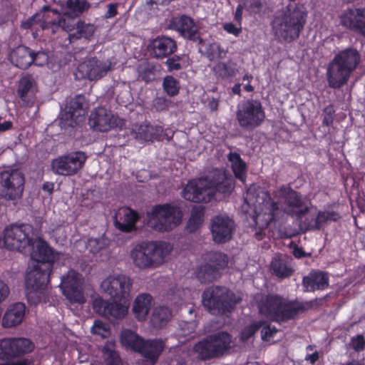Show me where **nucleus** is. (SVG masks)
<instances>
[{"mask_svg": "<svg viewBox=\"0 0 365 365\" xmlns=\"http://www.w3.org/2000/svg\"><path fill=\"white\" fill-rule=\"evenodd\" d=\"M138 79L145 82L150 81L155 76V67L147 61L142 62L138 67Z\"/></svg>", "mask_w": 365, "mask_h": 365, "instance_id": "nucleus-45", "label": "nucleus"}, {"mask_svg": "<svg viewBox=\"0 0 365 365\" xmlns=\"http://www.w3.org/2000/svg\"><path fill=\"white\" fill-rule=\"evenodd\" d=\"M32 227L28 224L14 225L4 230V244L10 250L24 252L31 247Z\"/></svg>", "mask_w": 365, "mask_h": 365, "instance_id": "nucleus-12", "label": "nucleus"}, {"mask_svg": "<svg viewBox=\"0 0 365 365\" xmlns=\"http://www.w3.org/2000/svg\"><path fill=\"white\" fill-rule=\"evenodd\" d=\"M264 324V322H259L258 323H254L250 327L245 328L241 334V339L242 341H247L255 334L259 327H262Z\"/></svg>", "mask_w": 365, "mask_h": 365, "instance_id": "nucleus-53", "label": "nucleus"}, {"mask_svg": "<svg viewBox=\"0 0 365 365\" xmlns=\"http://www.w3.org/2000/svg\"><path fill=\"white\" fill-rule=\"evenodd\" d=\"M203 220V213L201 210L198 208H195L192 210V214L190 219L189 220V223H193L195 225L200 224Z\"/></svg>", "mask_w": 365, "mask_h": 365, "instance_id": "nucleus-55", "label": "nucleus"}, {"mask_svg": "<svg viewBox=\"0 0 365 365\" xmlns=\"http://www.w3.org/2000/svg\"><path fill=\"white\" fill-rule=\"evenodd\" d=\"M132 287L130 278L125 274L110 275L101 284L103 292L114 301L129 300Z\"/></svg>", "mask_w": 365, "mask_h": 365, "instance_id": "nucleus-13", "label": "nucleus"}, {"mask_svg": "<svg viewBox=\"0 0 365 365\" xmlns=\"http://www.w3.org/2000/svg\"><path fill=\"white\" fill-rule=\"evenodd\" d=\"M113 63L109 60H101L96 57L86 59L78 66L77 78L96 81L105 76L112 69Z\"/></svg>", "mask_w": 365, "mask_h": 365, "instance_id": "nucleus-15", "label": "nucleus"}, {"mask_svg": "<svg viewBox=\"0 0 365 365\" xmlns=\"http://www.w3.org/2000/svg\"><path fill=\"white\" fill-rule=\"evenodd\" d=\"M365 15L361 9H350L341 16V24L354 31L365 34Z\"/></svg>", "mask_w": 365, "mask_h": 365, "instance_id": "nucleus-28", "label": "nucleus"}, {"mask_svg": "<svg viewBox=\"0 0 365 365\" xmlns=\"http://www.w3.org/2000/svg\"><path fill=\"white\" fill-rule=\"evenodd\" d=\"M113 346L111 343H108L103 349V357L106 365H123L121 359Z\"/></svg>", "mask_w": 365, "mask_h": 365, "instance_id": "nucleus-44", "label": "nucleus"}, {"mask_svg": "<svg viewBox=\"0 0 365 365\" xmlns=\"http://www.w3.org/2000/svg\"><path fill=\"white\" fill-rule=\"evenodd\" d=\"M11 359L5 360L6 361L0 364V365H30L31 361L29 359H24L20 360H11Z\"/></svg>", "mask_w": 365, "mask_h": 365, "instance_id": "nucleus-60", "label": "nucleus"}, {"mask_svg": "<svg viewBox=\"0 0 365 365\" xmlns=\"http://www.w3.org/2000/svg\"><path fill=\"white\" fill-rule=\"evenodd\" d=\"M165 345L160 339L143 340L138 352L146 359V365H155Z\"/></svg>", "mask_w": 365, "mask_h": 365, "instance_id": "nucleus-26", "label": "nucleus"}, {"mask_svg": "<svg viewBox=\"0 0 365 365\" xmlns=\"http://www.w3.org/2000/svg\"><path fill=\"white\" fill-rule=\"evenodd\" d=\"M171 250L170 245L165 242H143L133 247L130 258L138 269H152L162 265Z\"/></svg>", "mask_w": 365, "mask_h": 365, "instance_id": "nucleus-3", "label": "nucleus"}, {"mask_svg": "<svg viewBox=\"0 0 365 365\" xmlns=\"http://www.w3.org/2000/svg\"><path fill=\"white\" fill-rule=\"evenodd\" d=\"M302 284L307 292L324 289L328 286V276L320 271H312L304 277Z\"/></svg>", "mask_w": 365, "mask_h": 365, "instance_id": "nucleus-32", "label": "nucleus"}, {"mask_svg": "<svg viewBox=\"0 0 365 365\" xmlns=\"http://www.w3.org/2000/svg\"><path fill=\"white\" fill-rule=\"evenodd\" d=\"M40 15L35 14L31 17L29 18L25 21L21 22V26L24 29H31L34 25L40 23Z\"/></svg>", "mask_w": 365, "mask_h": 365, "instance_id": "nucleus-56", "label": "nucleus"}, {"mask_svg": "<svg viewBox=\"0 0 365 365\" xmlns=\"http://www.w3.org/2000/svg\"><path fill=\"white\" fill-rule=\"evenodd\" d=\"M265 4V0H246L245 7L250 13L257 14L262 9Z\"/></svg>", "mask_w": 365, "mask_h": 365, "instance_id": "nucleus-52", "label": "nucleus"}, {"mask_svg": "<svg viewBox=\"0 0 365 365\" xmlns=\"http://www.w3.org/2000/svg\"><path fill=\"white\" fill-rule=\"evenodd\" d=\"M350 346L357 351L363 350L364 347V336L359 335L356 338H353Z\"/></svg>", "mask_w": 365, "mask_h": 365, "instance_id": "nucleus-57", "label": "nucleus"}, {"mask_svg": "<svg viewBox=\"0 0 365 365\" xmlns=\"http://www.w3.org/2000/svg\"><path fill=\"white\" fill-rule=\"evenodd\" d=\"M359 61L360 56L356 49L348 48L339 52L327 68V78L329 86L337 88L345 84Z\"/></svg>", "mask_w": 365, "mask_h": 365, "instance_id": "nucleus-5", "label": "nucleus"}, {"mask_svg": "<svg viewBox=\"0 0 365 365\" xmlns=\"http://www.w3.org/2000/svg\"><path fill=\"white\" fill-rule=\"evenodd\" d=\"M25 309L23 303L18 302L11 305L3 317V326L9 328L20 324L25 315Z\"/></svg>", "mask_w": 365, "mask_h": 365, "instance_id": "nucleus-31", "label": "nucleus"}, {"mask_svg": "<svg viewBox=\"0 0 365 365\" xmlns=\"http://www.w3.org/2000/svg\"><path fill=\"white\" fill-rule=\"evenodd\" d=\"M162 132L160 127L153 126L148 123L135 125L132 128L133 137L140 141H153Z\"/></svg>", "mask_w": 365, "mask_h": 365, "instance_id": "nucleus-33", "label": "nucleus"}, {"mask_svg": "<svg viewBox=\"0 0 365 365\" xmlns=\"http://www.w3.org/2000/svg\"><path fill=\"white\" fill-rule=\"evenodd\" d=\"M277 194L284 200L286 205L284 210L287 214L301 217L308 212V207L304 205L298 193L290 187H282Z\"/></svg>", "mask_w": 365, "mask_h": 365, "instance_id": "nucleus-22", "label": "nucleus"}, {"mask_svg": "<svg viewBox=\"0 0 365 365\" xmlns=\"http://www.w3.org/2000/svg\"><path fill=\"white\" fill-rule=\"evenodd\" d=\"M182 218L180 208L170 204L156 205L147 212L148 225L161 232L175 229L181 223Z\"/></svg>", "mask_w": 365, "mask_h": 365, "instance_id": "nucleus-7", "label": "nucleus"}, {"mask_svg": "<svg viewBox=\"0 0 365 365\" xmlns=\"http://www.w3.org/2000/svg\"><path fill=\"white\" fill-rule=\"evenodd\" d=\"M86 158L87 156L83 152H73L53 159L51 169L58 175H72L82 168Z\"/></svg>", "mask_w": 365, "mask_h": 365, "instance_id": "nucleus-16", "label": "nucleus"}, {"mask_svg": "<svg viewBox=\"0 0 365 365\" xmlns=\"http://www.w3.org/2000/svg\"><path fill=\"white\" fill-rule=\"evenodd\" d=\"M178 61H179V58H168L166 61L165 63L168 66V70L170 71H174V70L178 71V70H180L182 68L181 65L180 64Z\"/></svg>", "mask_w": 365, "mask_h": 365, "instance_id": "nucleus-58", "label": "nucleus"}, {"mask_svg": "<svg viewBox=\"0 0 365 365\" xmlns=\"http://www.w3.org/2000/svg\"><path fill=\"white\" fill-rule=\"evenodd\" d=\"M34 83V78L30 76H24L21 79L18 88V94L23 101H25L26 96L33 88Z\"/></svg>", "mask_w": 365, "mask_h": 365, "instance_id": "nucleus-46", "label": "nucleus"}, {"mask_svg": "<svg viewBox=\"0 0 365 365\" xmlns=\"http://www.w3.org/2000/svg\"><path fill=\"white\" fill-rule=\"evenodd\" d=\"M82 279L81 275L73 270H70L61 278L60 287L66 297L71 302L83 303L85 301L81 290Z\"/></svg>", "mask_w": 365, "mask_h": 365, "instance_id": "nucleus-20", "label": "nucleus"}, {"mask_svg": "<svg viewBox=\"0 0 365 365\" xmlns=\"http://www.w3.org/2000/svg\"><path fill=\"white\" fill-rule=\"evenodd\" d=\"M205 53L210 61H213L216 58H224L226 55V51L218 43H213L207 46Z\"/></svg>", "mask_w": 365, "mask_h": 365, "instance_id": "nucleus-49", "label": "nucleus"}, {"mask_svg": "<svg viewBox=\"0 0 365 365\" xmlns=\"http://www.w3.org/2000/svg\"><path fill=\"white\" fill-rule=\"evenodd\" d=\"M138 220L137 212L128 207H121L115 214L114 222L118 230L129 232L135 228Z\"/></svg>", "mask_w": 365, "mask_h": 365, "instance_id": "nucleus-29", "label": "nucleus"}, {"mask_svg": "<svg viewBox=\"0 0 365 365\" xmlns=\"http://www.w3.org/2000/svg\"><path fill=\"white\" fill-rule=\"evenodd\" d=\"M40 56L46 57V55L43 52L34 53L29 48L20 46L11 52L10 58L12 63L16 67L26 69Z\"/></svg>", "mask_w": 365, "mask_h": 365, "instance_id": "nucleus-27", "label": "nucleus"}, {"mask_svg": "<svg viewBox=\"0 0 365 365\" xmlns=\"http://www.w3.org/2000/svg\"><path fill=\"white\" fill-rule=\"evenodd\" d=\"M176 49L175 42L168 37L157 38L153 42V53L156 58H164Z\"/></svg>", "mask_w": 365, "mask_h": 365, "instance_id": "nucleus-35", "label": "nucleus"}, {"mask_svg": "<svg viewBox=\"0 0 365 365\" xmlns=\"http://www.w3.org/2000/svg\"><path fill=\"white\" fill-rule=\"evenodd\" d=\"M163 86L168 95L174 96L180 90L179 82L173 76H168L163 79Z\"/></svg>", "mask_w": 365, "mask_h": 365, "instance_id": "nucleus-47", "label": "nucleus"}, {"mask_svg": "<svg viewBox=\"0 0 365 365\" xmlns=\"http://www.w3.org/2000/svg\"><path fill=\"white\" fill-rule=\"evenodd\" d=\"M213 71L217 78L227 79L233 77L237 71L236 63L232 60L220 61L214 67Z\"/></svg>", "mask_w": 365, "mask_h": 365, "instance_id": "nucleus-37", "label": "nucleus"}, {"mask_svg": "<svg viewBox=\"0 0 365 365\" xmlns=\"http://www.w3.org/2000/svg\"><path fill=\"white\" fill-rule=\"evenodd\" d=\"M91 331L92 333L101 335L103 337H106L108 333L105 324L101 321H95L94 324L91 328Z\"/></svg>", "mask_w": 365, "mask_h": 365, "instance_id": "nucleus-54", "label": "nucleus"}, {"mask_svg": "<svg viewBox=\"0 0 365 365\" xmlns=\"http://www.w3.org/2000/svg\"><path fill=\"white\" fill-rule=\"evenodd\" d=\"M10 289L8 285L0 280V303L4 301L9 295Z\"/></svg>", "mask_w": 365, "mask_h": 365, "instance_id": "nucleus-59", "label": "nucleus"}, {"mask_svg": "<svg viewBox=\"0 0 365 365\" xmlns=\"http://www.w3.org/2000/svg\"><path fill=\"white\" fill-rule=\"evenodd\" d=\"M242 300L240 296L225 287H209L202 294V304L211 314L216 315L231 312Z\"/></svg>", "mask_w": 365, "mask_h": 365, "instance_id": "nucleus-6", "label": "nucleus"}, {"mask_svg": "<svg viewBox=\"0 0 365 365\" xmlns=\"http://www.w3.org/2000/svg\"><path fill=\"white\" fill-rule=\"evenodd\" d=\"M143 339L138 336L136 333L130 329L122 331L120 334V342L127 347H130L135 351H139Z\"/></svg>", "mask_w": 365, "mask_h": 365, "instance_id": "nucleus-38", "label": "nucleus"}, {"mask_svg": "<svg viewBox=\"0 0 365 365\" xmlns=\"http://www.w3.org/2000/svg\"><path fill=\"white\" fill-rule=\"evenodd\" d=\"M228 264L227 255L219 252H211L207 262L198 270L197 277L201 283H210L221 277L222 270Z\"/></svg>", "mask_w": 365, "mask_h": 365, "instance_id": "nucleus-14", "label": "nucleus"}, {"mask_svg": "<svg viewBox=\"0 0 365 365\" xmlns=\"http://www.w3.org/2000/svg\"><path fill=\"white\" fill-rule=\"evenodd\" d=\"M153 306V298L148 294H139L133 302V312L138 321H144Z\"/></svg>", "mask_w": 365, "mask_h": 365, "instance_id": "nucleus-34", "label": "nucleus"}, {"mask_svg": "<svg viewBox=\"0 0 365 365\" xmlns=\"http://www.w3.org/2000/svg\"><path fill=\"white\" fill-rule=\"evenodd\" d=\"M31 247H32L31 257L34 261V265L49 264L51 269L53 263L60 257V254L54 252V250L41 238L33 240L31 243Z\"/></svg>", "mask_w": 365, "mask_h": 365, "instance_id": "nucleus-24", "label": "nucleus"}, {"mask_svg": "<svg viewBox=\"0 0 365 365\" xmlns=\"http://www.w3.org/2000/svg\"><path fill=\"white\" fill-rule=\"evenodd\" d=\"M128 307L129 300L109 302L102 298H96L93 302L94 311L109 320L123 318L128 313Z\"/></svg>", "mask_w": 365, "mask_h": 365, "instance_id": "nucleus-19", "label": "nucleus"}, {"mask_svg": "<svg viewBox=\"0 0 365 365\" xmlns=\"http://www.w3.org/2000/svg\"><path fill=\"white\" fill-rule=\"evenodd\" d=\"M259 190H262L259 187L252 185L250 186L246 192L245 196V202L247 206H252V205H256V201L258 198Z\"/></svg>", "mask_w": 365, "mask_h": 365, "instance_id": "nucleus-51", "label": "nucleus"}, {"mask_svg": "<svg viewBox=\"0 0 365 365\" xmlns=\"http://www.w3.org/2000/svg\"><path fill=\"white\" fill-rule=\"evenodd\" d=\"M25 179L18 170L0 172V198L6 200L19 199L24 189Z\"/></svg>", "mask_w": 365, "mask_h": 365, "instance_id": "nucleus-10", "label": "nucleus"}, {"mask_svg": "<svg viewBox=\"0 0 365 365\" xmlns=\"http://www.w3.org/2000/svg\"><path fill=\"white\" fill-rule=\"evenodd\" d=\"M232 336L220 331L206 336L193 346V351L202 360L222 356L231 349Z\"/></svg>", "mask_w": 365, "mask_h": 365, "instance_id": "nucleus-8", "label": "nucleus"}, {"mask_svg": "<svg viewBox=\"0 0 365 365\" xmlns=\"http://www.w3.org/2000/svg\"><path fill=\"white\" fill-rule=\"evenodd\" d=\"M271 269L273 274L279 278L288 277L292 272V270L288 266L285 258L279 255H276L272 259Z\"/></svg>", "mask_w": 365, "mask_h": 365, "instance_id": "nucleus-39", "label": "nucleus"}, {"mask_svg": "<svg viewBox=\"0 0 365 365\" xmlns=\"http://www.w3.org/2000/svg\"><path fill=\"white\" fill-rule=\"evenodd\" d=\"M309 307L308 304L289 301L279 295H267L259 304L262 315L273 321H287L304 312Z\"/></svg>", "mask_w": 365, "mask_h": 365, "instance_id": "nucleus-4", "label": "nucleus"}, {"mask_svg": "<svg viewBox=\"0 0 365 365\" xmlns=\"http://www.w3.org/2000/svg\"><path fill=\"white\" fill-rule=\"evenodd\" d=\"M85 98L77 96L72 99L66 107L60 117V125L63 129L74 127L84 120L86 111L84 110Z\"/></svg>", "mask_w": 365, "mask_h": 365, "instance_id": "nucleus-18", "label": "nucleus"}, {"mask_svg": "<svg viewBox=\"0 0 365 365\" xmlns=\"http://www.w3.org/2000/svg\"><path fill=\"white\" fill-rule=\"evenodd\" d=\"M58 26L61 27L64 31H71L74 29L76 30V24L73 18V14L70 11H66L63 17L58 21Z\"/></svg>", "mask_w": 365, "mask_h": 365, "instance_id": "nucleus-50", "label": "nucleus"}, {"mask_svg": "<svg viewBox=\"0 0 365 365\" xmlns=\"http://www.w3.org/2000/svg\"><path fill=\"white\" fill-rule=\"evenodd\" d=\"M307 13L303 5L289 4L278 11L272 21L274 36L281 41L291 42L303 31Z\"/></svg>", "mask_w": 365, "mask_h": 365, "instance_id": "nucleus-2", "label": "nucleus"}, {"mask_svg": "<svg viewBox=\"0 0 365 365\" xmlns=\"http://www.w3.org/2000/svg\"><path fill=\"white\" fill-rule=\"evenodd\" d=\"M34 344L26 338H6L0 340V359L7 360L31 352Z\"/></svg>", "mask_w": 365, "mask_h": 365, "instance_id": "nucleus-17", "label": "nucleus"}, {"mask_svg": "<svg viewBox=\"0 0 365 365\" xmlns=\"http://www.w3.org/2000/svg\"><path fill=\"white\" fill-rule=\"evenodd\" d=\"M227 158L231 163V167L235 177L243 181L246 173L245 163L242 160L240 155L236 153H230Z\"/></svg>", "mask_w": 365, "mask_h": 365, "instance_id": "nucleus-41", "label": "nucleus"}, {"mask_svg": "<svg viewBox=\"0 0 365 365\" xmlns=\"http://www.w3.org/2000/svg\"><path fill=\"white\" fill-rule=\"evenodd\" d=\"M172 318V314L170 309L165 307H158L154 309L150 323L152 326L157 329H161L166 326Z\"/></svg>", "mask_w": 365, "mask_h": 365, "instance_id": "nucleus-36", "label": "nucleus"}, {"mask_svg": "<svg viewBox=\"0 0 365 365\" xmlns=\"http://www.w3.org/2000/svg\"><path fill=\"white\" fill-rule=\"evenodd\" d=\"M154 105L158 110H163L166 107V102L164 98H157L154 101Z\"/></svg>", "mask_w": 365, "mask_h": 365, "instance_id": "nucleus-64", "label": "nucleus"}, {"mask_svg": "<svg viewBox=\"0 0 365 365\" xmlns=\"http://www.w3.org/2000/svg\"><path fill=\"white\" fill-rule=\"evenodd\" d=\"M333 111L332 108L328 107L326 108L324 110V113H326V115L324 118L323 123L326 125H329L332 123L333 118L331 115V113Z\"/></svg>", "mask_w": 365, "mask_h": 365, "instance_id": "nucleus-61", "label": "nucleus"}, {"mask_svg": "<svg viewBox=\"0 0 365 365\" xmlns=\"http://www.w3.org/2000/svg\"><path fill=\"white\" fill-rule=\"evenodd\" d=\"M210 229L213 240L225 243L232 238L235 222L229 217L218 215L211 220Z\"/></svg>", "mask_w": 365, "mask_h": 365, "instance_id": "nucleus-23", "label": "nucleus"}, {"mask_svg": "<svg viewBox=\"0 0 365 365\" xmlns=\"http://www.w3.org/2000/svg\"><path fill=\"white\" fill-rule=\"evenodd\" d=\"M96 27L91 24H86L83 21H78L76 24V31L70 34L68 39L70 42L81 38H90L94 34Z\"/></svg>", "mask_w": 365, "mask_h": 365, "instance_id": "nucleus-40", "label": "nucleus"}, {"mask_svg": "<svg viewBox=\"0 0 365 365\" xmlns=\"http://www.w3.org/2000/svg\"><path fill=\"white\" fill-rule=\"evenodd\" d=\"M264 119L265 112L259 101L248 99L238 105L236 120L242 128L252 130L260 126Z\"/></svg>", "mask_w": 365, "mask_h": 365, "instance_id": "nucleus-9", "label": "nucleus"}, {"mask_svg": "<svg viewBox=\"0 0 365 365\" xmlns=\"http://www.w3.org/2000/svg\"><path fill=\"white\" fill-rule=\"evenodd\" d=\"M117 4H110L108 5V11L106 14V18H113L117 15Z\"/></svg>", "mask_w": 365, "mask_h": 365, "instance_id": "nucleus-63", "label": "nucleus"}, {"mask_svg": "<svg viewBox=\"0 0 365 365\" xmlns=\"http://www.w3.org/2000/svg\"><path fill=\"white\" fill-rule=\"evenodd\" d=\"M110 245V240L104 235L99 237L89 238L86 243V248L91 253H97L107 248Z\"/></svg>", "mask_w": 365, "mask_h": 365, "instance_id": "nucleus-43", "label": "nucleus"}, {"mask_svg": "<svg viewBox=\"0 0 365 365\" xmlns=\"http://www.w3.org/2000/svg\"><path fill=\"white\" fill-rule=\"evenodd\" d=\"M120 120L104 108L93 110L89 118V125L93 129L105 132L118 125Z\"/></svg>", "mask_w": 365, "mask_h": 365, "instance_id": "nucleus-25", "label": "nucleus"}, {"mask_svg": "<svg viewBox=\"0 0 365 365\" xmlns=\"http://www.w3.org/2000/svg\"><path fill=\"white\" fill-rule=\"evenodd\" d=\"M339 218V215L334 212H320L314 219L308 222L307 226L310 229H320L325 222L336 221Z\"/></svg>", "mask_w": 365, "mask_h": 365, "instance_id": "nucleus-42", "label": "nucleus"}, {"mask_svg": "<svg viewBox=\"0 0 365 365\" xmlns=\"http://www.w3.org/2000/svg\"><path fill=\"white\" fill-rule=\"evenodd\" d=\"M49 264H40L29 267L26 277V286L29 300L35 297H39L41 290L44 289L49 282L51 274Z\"/></svg>", "mask_w": 365, "mask_h": 365, "instance_id": "nucleus-11", "label": "nucleus"}, {"mask_svg": "<svg viewBox=\"0 0 365 365\" xmlns=\"http://www.w3.org/2000/svg\"><path fill=\"white\" fill-rule=\"evenodd\" d=\"M173 26L185 38L193 41L199 38L197 26L194 24L192 20L187 16L174 18Z\"/></svg>", "mask_w": 365, "mask_h": 365, "instance_id": "nucleus-30", "label": "nucleus"}, {"mask_svg": "<svg viewBox=\"0 0 365 365\" xmlns=\"http://www.w3.org/2000/svg\"><path fill=\"white\" fill-rule=\"evenodd\" d=\"M235 184L231 178L220 170H215L205 178L189 182L182 190V197L195 202H209L229 196Z\"/></svg>", "mask_w": 365, "mask_h": 365, "instance_id": "nucleus-1", "label": "nucleus"}, {"mask_svg": "<svg viewBox=\"0 0 365 365\" xmlns=\"http://www.w3.org/2000/svg\"><path fill=\"white\" fill-rule=\"evenodd\" d=\"M67 9L71 14L77 16L86 10L89 5L86 0H68L66 2Z\"/></svg>", "mask_w": 365, "mask_h": 365, "instance_id": "nucleus-48", "label": "nucleus"}, {"mask_svg": "<svg viewBox=\"0 0 365 365\" xmlns=\"http://www.w3.org/2000/svg\"><path fill=\"white\" fill-rule=\"evenodd\" d=\"M257 215L255 221L258 224V220L264 218V222L259 226L261 228L267 227L273 220L274 212L278 209L277 205L271 200V197L265 190H259L258 198L256 205H252Z\"/></svg>", "mask_w": 365, "mask_h": 365, "instance_id": "nucleus-21", "label": "nucleus"}, {"mask_svg": "<svg viewBox=\"0 0 365 365\" xmlns=\"http://www.w3.org/2000/svg\"><path fill=\"white\" fill-rule=\"evenodd\" d=\"M224 29L230 34L238 36L241 32V29L237 28L233 24H226L224 25Z\"/></svg>", "mask_w": 365, "mask_h": 365, "instance_id": "nucleus-62", "label": "nucleus"}]
</instances>
